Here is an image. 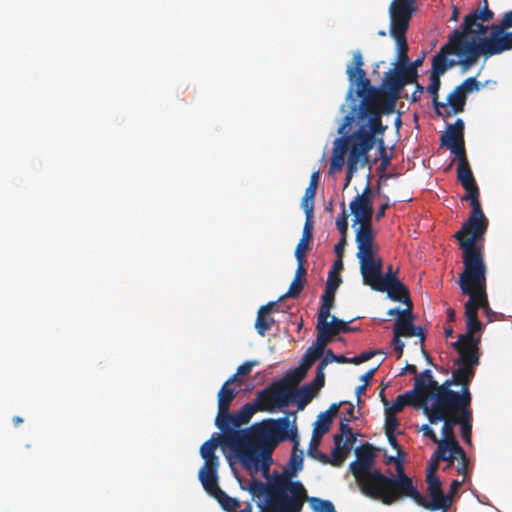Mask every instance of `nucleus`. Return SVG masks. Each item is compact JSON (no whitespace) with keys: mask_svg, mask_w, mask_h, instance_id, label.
<instances>
[{"mask_svg":"<svg viewBox=\"0 0 512 512\" xmlns=\"http://www.w3.org/2000/svg\"><path fill=\"white\" fill-rule=\"evenodd\" d=\"M493 47V52H499V54L512 49V32H507L506 37H504L500 43H497V45H493Z\"/></svg>","mask_w":512,"mask_h":512,"instance_id":"obj_59","label":"nucleus"},{"mask_svg":"<svg viewBox=\"0 0 512 512\" xmlns=\"http://www.w3.org/2000/svg\"><path fill=\"white\" fill-rule=\"evenodd\" d=\"M212 496H214L221 504L222 508L228 512H235L241 506L240 502L237 499L229 497L221 489Z\"/></svg>","mask_w":512,"mask_h":512,"instance_id":"obj_42","label":"nucleus"},{"mask_svg":"<svg viewBox=\"0 0 512 512\" xmlns=\"http://www.w3.org/2000/svg\"><path fill=\"white\" fill-rule=\"evenodd\" d=\"M313 238V219H306L303 227L302 238L298 242L295 249V256L306 257V251L309 248V242Z\"/></svg>","mask_w":512,"mask_h":512,"instance_id":"obj_38","label":"nucleus"},{"mask_svg":"<svg viewBox=\"0 0 512 512\" xmlns=\"http://www.w3.org/2000/svg\"><path fill=\"white\" fill-rule=\"evenodd\" d=\"M288 438L293 441V450L288 465L284 470V474L280 477H287L291 480V478L295 477L303 468V451L298 449L299 441L296 427L289 426L288 437L286 439Z\"/></svg>","mask_w":512,"mask_h":512,"instance_id":"obj_24","label":"nucleus"},{"mask_svg":"<svg viewBox=\"0 0 512 512\" xmlns=\"http://www.w3.org/2000/svg\"><path fill=\"white\" fill-rule=\"evenodd\" d=\"M241 414L244 417V421H247V423L250 421L252 416L259 411L257 404L255 401L246 403L240 410Z\"/></svg>","mask_w":512,"mask_h":512,"instance_id":"obj_62","label":"nucleus"},{"mask_svg":"<svg viewBox=\"0 0 512 512\" xmlns=\"http://www.w3.org/2000/svg\"><path fill=\"white\" fill-rule=\"evenodd\" d=\"M364 65L362 53L357 50L353 52L352 63L347 67L348 79L357 86L356 93L362 98L356 111V117L360 120L366 117L382 112L381 106H384L387 112V98L371 85L370 80L362 68Z\"/></svg>","mask_w":512,"mask_h":512,"instance_id":"obj_5","label":"nucleus"},{"mask_svg":"<svg viewBox=\"0 0 512 512\" xmlns=\"http://www.w3.org/2000/svg\"><path fill=\"white\" fill-rule=\"evenodd\" d=\"M372 270H360L363 283L370 286L374 290V287L379 285H388L394 281L399 280L397 277L398 271H393L392 266H389L387 271L383 273V260L381 256L374 260Z\"/></svg>","mask_w":512,"mask_h":512,"instance_id":"obj_21","label":"nucleus"},{"mask_svg":"<svg viewBox=\"0 0 512 512\" xmlns=\"http://www.w3.org/2000/svg\"><path fill=\"white\" fill-rule=\"evenodd\" d=\"M456 366L457 369L452 371L453 382L456 383V385L461 386V390H465L466 388L468 394V406H471L472 394L469 386L475 376L476 370L461 365Z\"/></svg>","mask_w":512,"mask_h":512,"instance_id":"obj_33","label":"nucleus"},{"mask_svg":"<svg viewBox=\"0 0 512 512\" xmlns=\"http://www.w3.org/2000/svg\"><path fill=\"white\" fill-rule=\"evenodd\" d=\"M449 55H457L460 57L459 64L464 72L469 70L478 61H466L470 58L469 48L450 37L448 38V42L445 43L433 57L432 71L429 77L430 84L427 87V91L433 98V105L438 116L442 115L440 108L447 107L446 103L438 102V92L441 86L440 76L443 75L449 68L456 65L454 60H449L447 58Z\"/></svg>","mask_w":512,"mask_h":512,"instance_id":"obj_6","label":"nucleus"},{"mask_svg":"<svg viewBox=\"0 0 512 512\" xmlns=\"http://www.w3.org/2000/svg\"><path fill=\"white\" fill-rule=\"evenodd\" d=\"M467 96L462 93L458 88H455L447 97L448 105L450 108H445V114L441 116L451 117L454 114L461 113L464 111Z\"/></svg>","mask_w":512,"mask_h":512,"instance_id":"obj_36","label":"nucleus"},{"mask_svg":"<svg viewBox=\"0 0 512 512\" xmlns=\"http://www.w3.org/2000/svg\"><path fill=\"white\" fill-rule=\"evenodd\" d=\"M402 400L403 398H401V394L397 396L393 404H390V402L387 399H384L383 405L385 407V412L392 413L393 415H396L397 413L401 412L405 407Z\"/></svg>","mask_w":512,"mask_h":512,"instance_id":"obj_56","label":"nucleus"},{"mask_svg":"<svg viewBox=\"0 0 512 512\" xmlns=\"http://www.w3.org/2000/svg\"><path fill=\"white\" fill-rule=\"evenodd\" d=\"M323 354L324 352H322L321 350L317 349L314 345H312L307 349L300 364L304 366L307 370H309L311 366L315 363V361L320 359L323 356Z\"/></svg>","mask_w":512,"mask_h":512,"instance_id":"obj_47","label":"nucleus"},{"mask_svg":"<svg viewBox=\"0 0 512 512\" xmlns=\"http://www.w3.org/2000/svg\"><path fill=\"white\" fill-rule=\"evenodd\" d=\"M391 36L395 39L397 44V66L407 64L409 62L408 57V43L406 40V33L399 34L396 31H391Z\"/></svg>","mask_w":512,"mask_h":512,"instance_id":"obj_40","label":"nucleus"},{"mask_svg":"<svg viewBox=\"0 0 512 512\" xmlns=\"http://www.w3.org/2000/svg\"><path fill=\"white\" fill-rule=\"evenodd\" d=\"M512 27V11L506 13L502 19L501 24L492 25L491 33L488 37L479 38L473 37L470 41L469 45H466L469 48L470 58L468 61L478 60L480 56H485L486 58L497 55L499 52H493V45H497L500 41L506 37L505 28Z\"/></svg>","mask_w":512,"mask_h":512,"instance_id":"obj_10","label":"nucleus"},{"mask_svg":"<svg viewBox=\"0 0 512 512\" xmlns=\"http://www.w3.org/2000/svg\"><path fill=\"white\" fill-rule=\"evenodd\" d=\"M330 315H324V314H318L317 317V338L314 346L321 350L322 352H325L326 345L332 341L333 337L335 336L332 334L330 328L328 327V318Z\"/></svg>","mask_w":512,"mask_h":512,"instance_id":"obj_32","label":"nucleus"},{"mask_svg":"<svg viewBox=\"0 0 512 512\" xmlns=\"http://www.w3.org/2000/svg\"><path fill=\"white\" fill-rule=\"evenodd\" d=\"M307 372L308 370L300 364L290 370L278 383H283V387H291L294 391V388L305 378Z\"/></svg>","mask_w":512,"mask_h":512,"instance_id":"obj_39","label":"nucleus"},{"mask_svg":"<svg viewBox=\"0 0 512 512\" xmlns=\"http://www.w3.org/2000/svg\"><path fill=\"white\" fill-rule=\"evenodd\" d=\"M306 498L301 482L277 477L269 486L267 509L269 512H301Z\"/></svg>","mask_w":512,"mask_h":512,"instance_id":"obj_8","label":"nucleus"},{"mask_svg":"<svg viewBox=\"0 0 512 512\" xmlns=\"http://www.w3.org/2000/svg\"><path fill=\"white\" fill-rule=\"evenodd\" d=\"M465 317H466V333L460 334L459 338L461 341H478L480 339L474 336L475 333L482 330V324L478 319V312L474 305V299H468L465 303Z\"/></svg>","mask_w":512,"mask_h":512,"instance_id":"obj_25","label":"nucleus"},{"mask_svg":"<svg viewBox=\"0 0 512 512\" xmlns=\"http://www.w3.org/2000/svg\"><path fill=\"white\" fill-rule=\"evenodd\" d=\"M355 242L357 245L356 257L359 261L360 270H372L374 260L380 257V248L375 242L372 223L359 224L356 229Z\"/></svg>","mask_w":512,"mask_h":512,"instance_id":"obj_11","label":"nucleus"},{"mask_svg":"<svg viewBox=\"0 0 512 512\" xmlns=\"http://www.w3.org/2000/svg\"><path fill=\"white\" fill-rule=\"evenodd\" d=\"M350 420L343 418L340 421V434L334 435V448L332 450L331 464L340 466L350 454L351 445L356 441V435L349 425Z\"/></svg>","mask_w":512,"mask_h":512,"instance_id":"obj_15","label":"nucleus"},{"mask_svg":"<svg viewBox=\"0 0 512 512\" xmlns=\"http://www.w3.org/2000/svg\"><path fill=\"white\" fill-rule=\"evenodd\" d=\"M385 417V434H395V431L399 426V420L397 419L396 415H393L389 412H385Z\"/></svg>","mask_w":512,"mask_h":512,"instance_id":"obj_58","label":"nucleus"},{"mask_svg":"<svg viewBox=\"0 0 512 512\" xmlns=\"http://www.w3.org/2000/svg\"><path fill=\"white\" fill-rule=\"evenodd\" d=\"M356 459L370 466L374 464L375 452L371 444H364L355 450Z\"/></svg>","mask_w":512,"mask_h":512,"instance_id":"obj_45","label":"nucleus"},{"mask_svg":"<svg viewBox=\"0 0 512 512\" xmlns=\"http://www.w3.org/2000/svg\"><path fill=\"white\" fill-rule=\"evenodd\" d=\"M374 290L387 292L388 297L395 302L407 303V301H410L409 290L400 280L394 281L388 285H379L374 287Z\"/></svg>","mask_w":512,"mask_h":512,"instance_id":"obj_31","label":"nucleus"},{"mask_svg":"<svg viewBox=\"0 0 512 512\" xmlns=\"http://www.w3.org/2000/svg\"><path fill=\"white\" fill-rule=\"evenodd\" d=\"M373 194L369 182L361 194H358L350 203L349 208L353 214V226L357 224L372 223L373 218Z\"/></svg>","mask_w":512,"mask_h":512,"instance_id":"obj_17","label":"nucleus"},{"mask_svg":"<svg viewBox=\"0 0 512 512\" xmlns=\"http://www.w3.org/2000/svg\"><path fill=\"white\" fill-rule=\"evenodd\" d=\"M462 250L463 271L459 275V286L464 295L474 299L476 311L481 308L488 322L500 321L503 314L492 310L486 291V265L482 247L477 244H463Z\"/></svg>","mask_w":512,"mask_h":512,"instance_id":"obj_2","label":"nucleus"},{"mask_svg":"<svg viewBox=\"0 0 512 512\" xmlns=\"http://www.w3.org/2000/svg\"><path fill=\"white\" fill-rule=\"evenodd\" d=\"M341 207H342V212L336 220V226H337V229L339 230L341 236H347L349 214L347 213V211L345 209L344 202L341 203Z\"/></svg>","mask_w":512,"mask_h":512,"instance_id":"obj_52","label":"nucleus"},{"mask_svg":"<svg viewBox=\"0 0 512 512\" xmlns=\"http://www.w3.org/2000/svg\"><path fill=\"white\" fill-rule=\"evenodd\" d=\"M458 460H459V464L457 466V472L459 474L463 475L464 479H466L467 476H469V463H470V460L467 457L465 452H464L463 456H459Z\"/></svg>","mask_w":512,"mask_h":512,"instance_id":"obj_63","label":"nucleus"},{"mask_svg":"<svg viewBox=\"0 0 512 512\" xmlns=\"http://www.w3.org/2000/svg\"><path fill=\"white\" fill-rule=\"evenodd\" d=\"M427 388L430 393L432 402L430 406L424 407V414L427 416L430 424H437L444 418L443 410H451L457 408H464L468 406L467 390H460V392L451 389L452 386H457L453 382V376L439 384L433 377L430 369H425L421 372Z\"/></svg>","mask_w":512,"mask_h":512,"instance_id":"obj_4","label":"nucleus"},{"mask_svg":"<svg viewBox=\"0 0 512 512\" xmlns=\"http://www.w3.org/2000/svg\"><path fill=\"white\" fill-rule=\"evenodd\" d=\"M241 414L244 417V421H247V423L250 421L252 416L259 411L257 404L255 401L246 403L240 410Z\"/></svg>","mask_w":512,"mask_h":512,"instance_id":"obj_61","label":"nucleus"},{"mask_svg":"<svg viewBox=\"0 0 512 512\" xmlns=\"http://www.w3.org/2000/svg\"><path fill=\"white\" fill-rule=\"evenodd\" d=\"M305 283V281L293 279L288 291L285 295L279 298V301L283 300L284 298H297L303 290Z\"/></svg>","mask_w":512,"mask_h":512,"instance_id":"obj_51","label":"nucleus"},{"mask_svg":"<svg viewBox=\"0 0 512 512\" xmlns=\"http://www.w3.org/2000/svg\"><path fill=\"white\" fill-rule=\"evenodd\" d=\"M219 464H204L199 470L198 477L203 488L210 494L213 495L221 488L218 485V469Z\"/></svg>","mask_w":512,"mask_h":512,"instance_id":"obj_29","label":"nucleus"},{"mask_svg":"<svg viewBox=\"0 0 512 512\" xmlns=\"http://www.w3.org/2000/svg\"><path fill=\"white\" fill-rule=\"evenodd\" d=\"M460 409L461 422L458 423L461 427V436L465 443L471 444L472 437V409L471 406H466Z\"/></svg>","mask_w":512,"mask_h":512,"instance_id":"obj_37","label":"nucleus"},{"mask_svg":"<svg viewBox=\"0 0 512 512\" xmlns=\"http://www.w3.org/2000/svg\"><path fill=\"white\" fill-rule=\"evenodd\" d=\"M328 327L335 336L340 333H348L352 331V327L349 326V322H345L335 316H332L330 322L328 321Z\"/></svg>","mask_w":512,"mask_h":512,"instance_id":"obj_49","label":"nucleus"},{"mask_svg":"<svg viewBox=\"0 0 512 512\" xmlns=\"http://www.w3.org/2000/svg\"><path fill=\"white\" fill-rule=\"evenodd\" d=\"M323 368L317 366L314 380L309 384L313 386V390L317 393L325 385V373Z\"/></svg>","mask_w":512,"mask_h":512,"instance_id":"obj_60","label":"nucleus"},{"mask_svg":"<svg viewBox=\"0 0 512 512\" xmlns=\"http://www.w3.org/2000/svg\"><path fill=\"white\" fill-rule=\"evenodd\" d=\"M352 147V141L350 140V136L346 138H338L334 142V148L332 154L335 156H341L345 158V155L350 153V148Z\"/></svg>","mask_w":512,"mask_h":512,"instance_id":"obj_48","label":"nucleus"},{"mask_svg":"<svg viewBox=\"0 0 512 512\" xmlns=\"http://www.w3.org/2000/svg\"><path fill=\"white\" fill-rule=\"evenodd\" d=\"M480 86L481 85L477 81L476 77H469V78L465 79L456 88H458L460 91H462V93H464V95H466L467 93H471L473 91H478L480 89Z\"/></svg>","mask_w":512,"mask_h":512,"instance_id":"obj_53","label":"nucleus"},{"mask_svg":"<svg viewBox=\"0 0 512 512\" xmlns=\"http://www.w3.org/2000/svg\"><path fill=\"white\" fill-rule=\"evenodd\" d=\"M349 469L355 477L362 494L368 497L369 494L373 493L372 489L378 482L376 475L382 474V472L372 470V466L357 459L350 463Z\"/></svg>","mask_w":512,"mask_h":512,"instance_id":"obj_20","label":"nucleus"},{"mask_svg":"<svg viewBox=\"0 0 512 512\" xmlns=\"http://www.w3.org/2000/svg\"><path fill=\"white\" fill-rule=\"evenodd\" d=\"M444 418L439 422H443L441 441H446V445L458 442L454 436V427L461 422L460 409H451L442 411Z\"/></svg>","mask_w":512,"mask_h":512,"instance_id":"obj_28","label":"nucleus"},{"mask_svg":"<svg viewBox=\"0 0 512 512\" xmlns=\"http://www.w3.org/2000/svg\"><path fill=\"white\" fill-rule=\"evenodd\" d=\"M220 445H224V441L219 439L218 436H212L201 445L200 455L204 459V464H219V458L215 454V451Z\"/></svg>","mask_w":512,"mask_h":512,"instance_id":"obj_35","label":"nucleus"},{"mask_svg":"<svg viewBox=\"0 0 512 512\" xmlns=\"http://www.w3.org/2000/svg\"><path fill=\"white\" fill-rule=\"evenodd\" d=\"M483 1V8L477 9L464 17L460 29H455L449 37L459 42L462 45H469V35H484L488 30V26L483 25L481 22H488L493 19L494 13L488 7V1Z\"/></svg>","mask_w":512,"mask_h":512,"instance_id":"obj_9","label":"nucleus"},{"mask_svg":"<svg viewBox=\"0 0 512 512\" xmlns=\"http://www.w3.org/2000/svg\"><path fill=\"white\" fill-rule=\"evenodd\" d=\"M378 482L374 485L369 498L381 501L384 505H392L404 498H411L416 502L420 492L414 485L411 477L404 472L402 460L396 461V475L386 476L383 473L376 475Z\"/></svg>","mask_w":512,"mask_h":512,"instance_id":"obj_7","label":"nucleus"},{"mask_svg":"<svg viewBox=\"0 0 512 512\" xmlns=\"http://www.w3.org/2000/svg\"><path fill=\"white\" fill-rule=\"evenodd\" d=\"M416 0H393L389 7L390 32L406 33L416 7Z\"/></svg>","mask_w":512,"mask_h":512,"instance_id":"obj_14","label":"nucleus"},{"mask_svg":"<svg viewBox=\"0 0 512 512\" xmlns=\"http://www.w3.org/2000/svg\"><path fill=\"white\" fill-rule=\"evenodd\" d=\"M236 381V375H232L221 387L218 392V409L221 413L230 410V405L237 395V392L231 388V384Z\"/></svg>","mask_w":512,"mask_h":512,"instance_id":"obj_34","label":"nucleus"},{"mask_svg":"<svg viewBox=\"0 0 512 512\" xmlns=\"http://www.w3.org/2000/svg\"><path fill=\"white\" fill-rule=\"evenodd\" d=\"M342 279L335 275L334 272H330L324 294L321 297V306L318 314L330 315V311L334 306L336 290L341 284Z\"/></svg>","mask_w":512,"mask_h":512,"instance_id":"obj_27","label":"nucleus"},{"mask_svg":"<svg viewBox=\"0 0 512 512\" xmlns=\"http://www.w3.org/2000/svg\"><path fill=\"white\" fill-rule=\"evenodd\" d=\"M464 455V449L458 442L446 445V441L439 442V446L433 453V459L448 462V467L452 466L454 460H458L459 456Z\"/></svg>","mask_w":512,"mask_h":512,"instance_id":"obj_30","label":"nucleus"},{"mask_svg":"<svg viewBox=\"0 0 512 512\" xmlns=\"http://www.w3.org/2000/svg\"><path fill=\"white\" fill-rule=\"evenodd\" d=\"M359 148L351 147L347 159L346 177L344 188L348 187L354 174L358 169V165L365 166L369 163V155L364 153L366 144H358Z\"/></svg>","mask_w":512,"mask_h":512,"instance_id":"obj_26","label":"nucleus"},{"mask_svg":"<svg viewBox=\"0 0 512 512\" xmlns=\"http://www.w3.org/2000/svg\"><path fill=\"white\" fill-rule=\"evenodd\" d=\"M401 398L404 406L421 407L423 410L425 405L430 406L432 398L421 373L415 377L413 389L401 394Z\"/></svg>","mask_w":512,"mask_h":512,"instance_id":"obj_22","label":"nucleus"},{"mask_svg":"<svg viewBox=\"0 0 512 512\" xmlns=\"http://www.w3.org/2000/svg\"><path fill=\"white\" fill-rule=\"evenodd\" d=\"M382 112L366 117L368 125H361L356 131L350 135L352 147H358V144H366L364 153L368 155L369 151L376 143L375 136L383 134L386 126L382 124Z\"/></svg>","mask_w":512,"mask_h":512,"instance_id":"obj_13","label":"nucleus"},{"mask_svg":"<svg viewBox=\"0 0 512 512\" xmlns=\"http://www.w3.org/2000/svg\"><path fill=\"white\" fill-rule=\"evenodd\" d=\"M273 323L274 319L269 317V315L258 312L255 321V329L257 330V333L259 335L265 336L266 333L270 330Z\"/></svg>","mask_w":512,"mask_h":512,"instance_id":"obj_46","label":"nucleus"},{"mask_svg":"<svg viewBox=\"0 0 512 512\" xmlns=\"http://www.w3.org/2000/svg\"><path fill=\"white\" fill-rule=\"evenodd\" d=\"M407 85L402 71L398 67L385 73L380 92L387 98V112H392L401 96L402 89Z\"/></svg>","mask_w":512,"mask_h":512,"instance_id":"obj_18","label":"nucleus"},{"mask_svg":"<svg viewBox=\"0 0 512 512\" xmlns=\"http://www.w3.org/2000/svg\"><path fill=\"white\" fill-rule=\"evenodd\" d=\"M399 71L403 72L404 79L407 81V84H415L417 83L418 73L416 68L410 67L407 64H402L397 66Z\"/></svg>","mask_w":512,"mask_h":512,"instance_id":"obj_55","label":"nucleus"},{"mask_svg":"<svg viewBox=\"0 0 512 512\" xmlns=\"http://www.w3.org/2000/svg\"><path fill=\"white\" fill-rule=\"evenodd\" d=\"M426 482L428 484V492L432 500H426V498L420 493L421 499L416 498V503L430 511L448 509L451 506L452 499L451 496L444 495L440 479L436 475H427Z\"/></svg>","mask_w":512,"mask_h":512,"instance_id":"obj_16","label":"nucleus"},{"mask_svg":"<svg viewBox=\"0 0 512 512\" xmlns=\"http://www.w3.org/2000/svg\"><path fill=\"white\" fill-rule=\"evenodd\" d=\"M452 347L459 353V358L454 361V365H461L475 369L480 364L479 342L461 341L458 339L452 343Z\"/></svg>","mask_w":512,"mask_h":512,"instance_id":"obj_23","label":"nucleus"},{"mask_svg":"<svg viewBox=\"0 0 512 512\" xmlns=\"http://www.w3.org/2000/svg\"><path fill=\"white\" fill-rule=\"evenodd\" d=\"M332 425V420L329 419L325 414H319L317 417V421L314 424L313 429V440L316 438H321L324 434H326Z\"/></svg>","mask_w":512,"mask_h":512,"instance_id":"obj_44","label":"nucleus"},{"mask_svg":"<svg viewBox=\"0 0 512 512\" xmlns=\"http://www.w3.org/2000/svg\"><path fill=\"white\" fill-rule=\"evenodd\" d=\"M232 414L229 410L218 414L215 425L223 432L217 435L224 441V446L231 449L242 467L256 474L268 472L272 463V451L275 445L286 440L290 420L288 416L278 419H268L250 429L237 430L232 426Z\"/></svg>","mask_w":512,"mask_h":512,"instance_id":"obj_1","label":"nucleus"},{"mask_svg":"<svg viewBox=\"0 0 512 512\" xmlns=\"http://www.w3.org/2000/svg\"><path fill=\"white\" fill-rule=\"evenodd\" d=\"M317 393L313 390V386L304 385L299 389L294 388V394L292 398H302L310 402Z\"/></svg>","mask_w":512,"mask_h":512,"instance_id":"obj_54","label":"nucleus"},{"mask_svg":"<svg viewBox=\"0 0 512 512\" xmlns=\"http://www.w3.org/2000/svg\"><path fill=\"white\" fill-rule=\"evenodd\" d=\"M464 129V121L459 118L454 124L448 125L446 132L440 136L441 146L447 147L456 157L466 155Z\"/></svg>","mask_w":512,"mask_h":512,"instance_id":"obj_19","label":"nucleus"},{"mask_svg":"<svg viewBox=\"0 0 512 512\" xmlns=\"http://www.w3.org/2000/svg\"><path fill=\"white\" fill-rule=\"evenodd\" d=\"M310 502L315 512H336L333 503L329 500L311 498Z\"/></svg>","mask_w":512,"mask_h":512,"instance_id":"obj_50","label":"nucleus"},{"mask_svg":"<svg viewBox=\"0 0 512 512\" xmlns=\"http://www.w3.org/2000/svg\"><path fill=\"white\" fill-rule=\"evenodd\" d=\"M316 190L313 188H306L304 196L301 201V207L305 212L306 219H313L314 212V198L316 196Z\"/></svg>","mask_w":512,"mask_h":512,"instance_id":"obj_43","label":"nucleus"},{"mask_svg":"<svg viewBox=\"0 0 512 512\" xmlns=\"http://www.w3.org/2000/svg\"><path fill=\"white\" fill-rule=\"evenodd\" d=\"M249 491L253 496L260 497L264 494L268 495L269 487L263 482L254 479L249 485Z\"/></svg>","mask_w":512,"mask_h":512,"instance_id":"obj_57","label":"nucleus"},{"mask_svg":"<svg viewBox=\"0 0 512 512\" xmlns=\"http://www.w3.org/2000/svg\"><path fill=\"white\" fill-rule=\"evenodd\" d=\"M457 165V180L466 190V194L461 197L462 201H469L471 212L468 220L462 225L461 229L454 234L459 247L463 244H477L483 239L488 228V219L485 217L479 200V188L476 184L474 175L468 163L467 156H459Z\"/></svg>","mask_w":512,"mask_h":512,"instance_id":"obj_3","label":"nucleus"},{"mask_svg":"<svg viewBox=\"0 0 512 512\" xmlns=\"http://www.w3.org/2000/svg\"><path fill=\"white\" fill-rule=\"evenodd\" d=\"M376 354H377V351H375V350L365 351L355 357L350 358L349 361L351 364L359 365L361 363H364V362L370 360Z\"/></svg>","mask_w":512,"mask_h":512,"instance_id":"obj_64","label":"nucleus"},{"mask_svg":"<svg viewBox=\"0 0 512 512\" xmlns=\"http://www.w3.org/2000/svg\"><path fill=\"white\" fill-rule=\"evenodd\" d=\"M282 384L276 382L256 393L254 401L259 411L274 412L276 408H284L289 405L294 391L291 387H283Z\"/></svg>","mask_w":512,"mask_h":512,"instance_id":"obj_12","label":"nucleus"},{"mask_svg":"<svg viewBox=\"0 0 512 512\" xmlns=\"http://www.w3.org/2000/svg\"><path fill=\"white\" fill-rule=\"evenodd\" d=\"M415 325L411 319H397L393 327L396 337H413Z\"/></svg>","mask_w":512,"mask_h":512,"instance_id":"obj_41","label":"nucleus"}]
</instances>
